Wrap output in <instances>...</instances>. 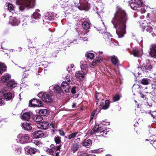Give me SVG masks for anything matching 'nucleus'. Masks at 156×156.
I'll return each instance as SVG.
<instances>
[{
    "label": "nucleus",
    "instance_id": "obj_1",
    "mask_svg": "<svg viewBox=\"0 0 156 156\" xmlns=\"http://www.w3.org/2000/svg\"><path fill=\"white\" fill-rule=\"evenodd\" d=\"M128 20L127 16L125 11L121 8L118 7L112 22L116 29V33L119 38L122 37L125 34L126 24Z\"/></svg>",
    "mask_w": 156,
    "mask_h": 156
},
{
    "label": "nucleus",
    "instance_id": "obj_2",
    "mask_svg": "<svg viewBox=\"0 0 156 156\" xmlns=\"http://www.w3.org/2000/svg\"><path fill=\"white\" fill-rule=\"evenodd\" d=\"M129 3L132 9L137 10L142 13L145 12V5L142 0H131L129 1Z\"/></svg>",
    "mask_w": 156,
    "mask_h": 156
},
{
    "label": "nucleus",
    "instance_id": "obj_3",
    "mask_svg": "<svg viewBox=\"0 0 156 156\" xmlns=\"http://www.w3.org/2000/svg\"><path fill=\"white\" fill-rule=\"evenodd\" d=\"M35 0H17L16 3L19 4V8L23 10L25 7H32L35 5Z\"/></svg>",
    "mask_w": 156,
    "mask_h": 156
},
{
    "label": "nucleus",
    "instance_id": "obj_4",
    "mask_svg": "<svg viewBox=\"0 0 156 156\" xmlns=\"http://www.w3.org/2000/svg\"><path fill=\"white\" fill-rule=\"evenodd\" d=\"M50 94L46 92H41L38 94L37 96L40 98H41L44 102L49 103L52 102L53 100L51 94Z\"/></svg>",
    "mask_w": 156,
    "mask_h": 156
},
{
    "label": "nucleus",
    "instance_id": "obj_5",
    "mask_svg": "<svg viewBox=\"0 0 156 156\" xmlns=\"http://www.w3.org/2000/svg\"><path fill=\"white\" fill-rule=\"evenodd\" d=\"M30 137L27 134H20L17 136L18 142L21 144H25L28 142Z\"/></svg>",
    "mask_w": 156,
    "mask_h": 156
},
{
    "label": "nucleus",
    "instance_id": "obj_6",
    "mask_svg": "<svg viewBox=\"0 0 156 156\" xmlns=\"http://www.w3.org/2000/svg\"><path fill=\"white\" fill-rule=\"evenodd\" d=\"M80 5L78 4L76 6L81 10L87 11L89 9V5L86 0H80Z\"/></svg>",
    "mask_w": 156,
    "mask_h": 156
},
{
    "label": "nucleus",
    "instance_id": "obj_7",
    "mask_svg": "<svg viewBox=\"0 0 156 156\" xmlns=\"http://www.w3.org/2000/svg\"><path fill=\"white\" fill-rule=\"evenodd\" d=\"M92 133H94L97 136H103L106 134L105 131L101 127H98L97 129H94L91 131Z\"/></svg>",
    "mask_w": 156,
    "mask_h": 156
},
{
    "label": "nucleus",
    "instance_id": "obj_8",
    "mask_svg": "<svg viewBox=\"0 0 156 156\" xmlns=\"http://www.w3.org/2000/svg\"><path fill=\"white\" fill-rule=\"evenodd\" d=\"M29 105L33 107H41L43 105V103L39 100L33 99L30 101Z\"/></svg>",
    "mask_w": 156,
    "mask_h": 156
},
{
    "label": "nucleus",
    "instance_id": "obj_9",
    "mask_svg": "<svg viewBox=\"0 0 156 156\" xmlns=\"http://www.w3.org/2000/svg\"><path fill=\"white\" fill-rule=\"evenodd\" d=\"M149 53L152 57L156 59V45H152L150 46Z\"/></svg>",
    "mask_w": 156,
    "mask_h": 156
},
{
    "label": "nucleus",
    "instance_id": "obj_10",
    "mask_svg": "<svg viewBox=\"0 0 156 156\" xmlns=\"http://www.w3.org/2000/svg\"><path fill=\"white\" fill-rule=\"evenodd\" d=\"M32 136L34 138L37 139L43 137L44 136V133L42 131L37 130L32 133Z\"/></svg>",
    "mask_w": 156,
    "mask_h": 156
},
{
    "label": "nucleus",
    "instance_id": "obj_11",
    "mask_svg": "<svg viewBox=\"0 0 156 156\" xmlns=\"http://www.w3.org/2000/svg\"><path fill=\"white\" fill-rule=\"evenodd\" d=\"M70 87L68 83L63 82L62 83L61 90L63 92L68 93L69 91Z\"/></svg>",
    "mask_w": 156,
    "mask_h": 156
},
{
    "label": "nucleus",
    "instance_id": "obj_12",
    "mask_svg": "<svg viewBox=\"0 0 156 156\" xmlns=\"http://www.w3.org/2000/svg\"><path fill=\"white\" fill-rule=\"evenodd\" d=\"M140 88L139 85H134L132 88L133 91L134 93H136V92H139L141 95V97L143 98H145V99L146 100L147 98H146V96H145L140 92Z\"/></svg>",
    "mask_w": 156,
    "mask_h": 156
},
{
    "label": "nucleus",
    "instance_id": "obj_13",
    "mask_svg": "<svg viewBox=\"0 0 156 156\" xmlns=\"http://www.w3.org/2000/svg\"><path fill=\"white\" fill-rule=\"evenodd\" d=\"M37 126L39 128L46 129L49 127V123L46 122H42L37 123Z\"/></svg>",
    "mask_w": 156,
    "mask_h": 156
},
{
    "label": "nucleus",
    "instance_id": "obj_14",
    "mask_svg": "<svg viewBox=\"0 0 156 156\" xmlns=\"http://www.w3.org/2000/svg\"><path fill=\"white\" fill-rule=\"evenodd\" d=\"M105 37V40L107 41V43L108 44H114L112 41V38H110L111 36L110 34L107 32H104L103 33H102Z\"/></svg>",
    "mask_w": 156,
    "mask_h": 156
},
{
    "label": "nucleus",
    "instance_id": "obj_15",
    "mask_svg": "<svg viewBox=\"0 0 156 156\" xmlns=\"http://www.w3.org/2000/svg\"><path fill=\"white\" fill-rule=\"evenodd\" d=\"M153 66L150 64H143L141 66V69L144 72H148L152 69Z\"/></svg>",
    "mask_w": 156,
    "mask_h": 156
},
{
    "label": "nucleus",
    "instance_id": "obj_16",
    "mask_svg": "<svg viewBox=\"0 0 156 156\" xmlns=\"http://www.w3.org/2000/svg\"><path fill=\"white\" fill-rule=\"evenodd\" d=\"M109 101L108 100H106L105 103H104V101L103 100V102L101 103L100 105L99 106V108L104 110L106 109L109 107Z\"/></svg>",
    "mask_w": 156,
    "mask_h": 156
},
{
    "label": "nucleus",
    "instance_id": "obj_17",
    "mask_svg": "<svg viewBox=\"0 0 156 156\" xmlns=\"http://www.w3.org/2000/svg\"><path fill=\"white\" fill-rule=\"evenodd\" d=\"M25 150L27 154L31 155L32 154H34L37 151V149L33 147H25Z\"/></svg>",
    "mask_w": 156,
    "mask_h": 156
},
{
    "label": "nucleus",
    "instance_id": "obj_18",
    "mask_svg": "<svg viewBox=\"0 0 156 156\" xmlns=\"http://www.w3.org/2000/svg\"><path fill=\"white\" fill-rule=\"evenodd\" d=\"M49 90L51 91L53 90L54 92L58 93H60L61 91V87H60L56 85L50 87Z\"/></svg>",
    "mask_w": 156,
    "mask_h": 156
},
{
    "label": "nucleus",
    "instance_id": "obj_19",
    "mask_svg": "<svg viewBox=\"0 0 156 156\" xmlns=\"http://www.w3.org/2000/svg\"><path fill=\"white\" fill-rule=\"evenodd\" d=\"M102 61V59L100 57L96 58L93 61L92 63L90 64V67L93 68L95 66L97 65L98 64L101 63Z\"/></svg>",
    "mask_w": 156,
    "mask_h": 156
},
{
    "label": "nucleus",
    "instance_id": "obj_20",
    "mask_svg": "<svg viewBox=\"0 0 156 156\" xmlns=\"http://www.w3.org/2000/svg\"><path fill=\"white\" fill-rule=\"evenodd\" d=\"M92 144V142L90 140L86 139L83 141L82 144V145L84 147H89Z\"/></svg>",
    "mask_w": 156,
    "mask_h": 156
},
{
    "label": "nucleus",
    "instance_id": "obj_21",
    "mask_svg": "<svg viewBox=\"0 0 156 156\" xmlns=\"http://www.w3.org/2000/svg\"><path fill=\"white\" fill-rule=\"evenodd\" d=\"M86 73V72L84 71H83L81 70L78 71L76 73L75 75V76L76 77V78L80 79L81 78H83L84 77Z\"/></svg>",
    "mask_w": 156,
    "mask_h": 156
},
{
    "label": "nucleus",
    "instance_id": "obj_22",
    "mask_svg": "<svg viewBox=\"0 0 156 156\" xmlns=\"http://www.w3.org/2000/svg\"><path fill=\"white\" fill-rule=\"evenodd\" d=\"M21 126L23 129L27 130H30L32 129L31 124L26 122L22 123Z\"/></svg>",
    "mask_w": 156,
    "mask_h": 156
},
{
    "label": "nucleus",
    "instance_id": "obj_23",
    "mask_svg": "<svg viewBox=\"0 0 156 156\" xmlns=\"http://www.w3.org/2000/svg\"><path fill=\"white\" fill-rule=\"evenodd\" d=\"M32 115V112L29 111L23 114L22 117V119L25 120H28L30 119L31 115Z\"/></svg>",
    "mask_w": 156,
    "mask_h": 156
},
{
    "label": "nucleus",
    "instance_id": "obj_24",
    "mask_svg": "<svg viewBox=\"0 0 156 156\" xmlns=\"http://www.w3.org/2000/svg\"><path fill=\"white\" fill-rule=\"evenodd\" d=\"M11 20V22H10V23L13 26L18 25L20 22V20L18 19H17L16 17H12Z\"/></svg>",
    "mask_w": 156,
    "mask_h": 156
},
{
    "label": "nucleus",
    "instance_id": "obj_25",
    "mask_svg": "<svg viewBox=\"0 0 156 156\" xmlns=\"http://www.w3.org/2000/svg\"><path fill=\"white\" fill-rule=\"evenodd\" d=\"M80 65L81 69L87 72V61H81Z\"/></svg>",
    "mask_w": 156,
    "mask_h": 156
},
{
    "label": "nucleus",
    "instance_id": "obj_26",
    "mask_svg": "<svg viewBox=\"0 0 156 156\" xmlns=\"http://www.w3.org/2000/svg\"><path fill=\"white\" fill-rule=\"evenodd\" d=\"M6 67L5 64L0 62V73L2 74L6 70Z\"/></svg>",
    "mask_w": 156,
    "mask_h": 156
},
{
    "label": "nucleus",
    "instance_id": "obj_27",
    "mask_svg": "<svg viewBox=\"0 0 156 156\" xmlns=\"http://www.w3.org/2000/svg\"><path fill=\"white\" fill-rule=\"evenodd\" d=\"M79 147V145L77 143H76L73 144L72 146L71 147V150L73 153H74L78 150Z\"/></svg>",
    "mask_w": 156,
    "mask_h": 156
},
{
    "label": "nucleus",
    "instance_id": "obj_28",
    "mask_svg": "<svg viewBox=\"0 0 156 156\" xmlns=\"http://www.w3.org/2000/svg\"><path fill=\"white\" fill-rule=\"evenodd\" d=\"M9 74H5L1 77V80L3 82H7L9 80Z\"/></svg>",
    "mask_w": 156,
    "mask_h": 156
},
{
    "label": "nucleus",
    "instance_id": "obj_29",
    "mask_svg": "<svg viewBox=\"0 0 156 156\" xmlns=\"http://www.w3.org/2000/svg\"><path fill=\"white\" fill-rule=\"evenodd\" d=\"M96 98L97 100L96 101V102H97L99 100H103V96L102 94L98 93H96Z\"/></svg>",
    "mask_w": 156,
    "mask_h": 156
},
{
    "label": "nucleus",
    "instance_id": "obj_30",
    "mask_svg": "<svg viewBox=\"0 0 156 156\" xmlns=\"http://www.w3.org/2000/svg\"><path fill=\"white\" fill-rule=\"evenodd\" d=\"M61 146L59 145L58 146H55L54 144L51 145L50 148H51L53 152L57 151H60Z\"/></svg>",
    "mask_w": 156,
    "mask_h": 156
},
{
    "label": "nucleus",
    "instance_id": "obj_31",
    "mask_svg": "<svg viewBox=\"0 0 156 156\" xmlns=\"http://www.w3.org/2000/svg\"><path fill=\"white\" fill-rule=\"evenodd\" d=\"M66 83H68V84H70L72 83L73 81V79L72 76H69L67 75L66 77Z\"/></svg>",
    "mask_w": 156,
    "mask_h": 156
},
{
    "label": "nucleus",
    "instance_id": "obj_32",
    "mask_svg": "<svg viewBox=\"0 0 156 156\" xmlns=\"http://www.w3.org/2000/svg\"><path fill=\"white\" fill-rule=\"evenodd\" d=\"M4 95L5 98L7 100H9L10 98V93L9 92L6 93L4 94L2 92L0 91V97Z\"/></svg>",
    "mask_w": 156,
    "mask_h": 156
},
{
    "label": "nucleus",
    "instance_id": "obj_33",
    "mask_svg": "<svg viewBox=\"0 0 156 156\" xmlns=\"http://www.w3.org/2000/svg\"><path fill=\"white\" fill-rule=\"evenodd\" d=\"M49 112L47 109H41L39 111V113L42 115H47Z\"/></svg>",
    "mask_w": 156,
    "mask_h": 156
},
{
    "label": "nucleus",
    "instance_id": "obj_34",
    "mask_svg": "<svg viewBox=\"0 0 156 156\" xmlns=\"http://www.w3.org/2000/svg\"><path fill=\"white\" fill-rule=\"evenodd\" d=\"M82 26L83 29L86 30L89 28L90 25L88 21H85L83 23Z\"/></svg>",
    "mask_w": 156,
    "mask_h": 156
},
{
    "label": "nucleus",
    "instance_id": "obj_35",
    "mask_svg": "<svg viewBox=\"0 0 156 156\" xmlns=\"http://www.w3.org/2000/svg\"><path fill=\"white\" fill-rule=\"evenodd\" d=\"M16 82L13 80H10V89L15 87L17 86Z\"/></svg>",
    "mask_w": 156,
    "mask_h": 156
},
{
    "label": "nucleus",
    "instance_id": "obj_36",
    "mask_svg": "<svg viewBox=\"0 0 156 156\" xmlns=\"http://www.w3.org/2000/svg\"><path fill=\"white\" fill-rule=\"evenodd\" d=\"M111 61L114 65L116 64L119 62L117 58L115 56H112L111 57Z\"/></svg>",
    "mask_w": 156,
    "mask_h": 156
},
{
    "label": "nucleus",
    "instance_id": "obj_37",
    "mask_svg": "<svg viewBox=\"0 0 156 156\" xmlns=\"http://www.w3.org/2000/svg\"><path fill=\"white\" fill-rule=\"evenodd\" d=\"M33 119L35 121L37 122H39L42 120L43 118L40 115H36L34 116Z\"/></svg>",
    "mask_w": 156,
    "mask_h": 156
},
{
    "label": "nucleus",
    "instance_id": "obj_38",
    "mask_svg": "<svg viewBox=\"0 0 156 156\" xmlns=\"http://www.w3.org/2000/svg\"><path fill=\"white\" fill-rule=\"evenodd\" d=\"M78 133L77 132L73 133L68 136V138L69 140H71V139H73L75 137Z\"/></svg>",
    "mask_w": 156,
    "mask_h": 156
},
{
    "label": "nucleus",
    "instance_id": "obj_39",
    "mask_svg": "<svg viewBox=\"0 0 156 156\" xmlns=\"http://www.w3.org/2000/svg\"><path fill=\"white\" fill-rule=\"evenodd\" d=\"M133 54L134 56L138 57L140 55V52L137 49H134L133 50Z\"/></svg>",
    "mask_w": 156,
    "mask_h": 156
},
{
    "label": "nucleus",
    "instance_id": "obj_40",
    "mask_svg": "<svg viewBox=\"0 0 156 156\" xmlns=\"http://www.w3.org/2000/svg\"><path fill=\"white\" fill-rule=\"evenodd\" d=\"M87 57L88 59H93L94 57V55L93 53H89L87 54Z\"/></svg>",
    "mask_w": 156,
    "mask_h": 156
},
{
    "label": "nucleus",
    "instance_id": "obj_41",
    "mask_svg": "<svg viewBox=\"0 0 156 156\" xmlns=\"http://www.w3.org/2000/svg\"><path fill=\"white\" fill-rule=\"evenodd\" d=\"M150 23L148 24L147 26H146L145 28L147 31L150 33L153 30L152 27L150 26Z\"/></svg>",
    "mask_w": 156,
    "mask_h": 156
},
{
    "label": "nucleus",
    "instance_id": "obj_42",
    "mask_svg": "<svg viewBox=\"0 0 156 156\" xmlns=\"http://www.w3.org/2000/svg\"><path fill=\"white\" fill-rule=\"evenodd\" d=\"M33 19H37L39 18L41 16V15L39 13L37 12H34L33 14Z\"/></svg>",
    "mask_w": 156,
    "mask_h": 156
},
{
    "label": "nucleus",
    "instance_id": "obj_43",
    "mask_svg": "<svg viewBox=\"0 0 156 156\" xmlns=\"http://www.w3.org/2000/svg\"><path fill=\"white\" fill-rule=\"evenodd\" d=\"M74 69V65L72 64L68 66L67 68V70L69 72Z\"/></svg>",
    "mask_w": 156,
    "mask_h": 156
},
{
    "label": "nucleus",
    "instance_id": "obj_44",
    "mask_svg": "<svg viewBox=\"0 0 156 156\" xmlns=\"http://www.w3.org/2000/svg\"><path fill=\"white\" fill-rule=\"evenodd\" d=\"M31 142L35 145L38 146L40 144V143L37 140L33 139L31 140Z\"/></svg>",
    "mask_w": 156,
    "mask_h": 156
},
{
    "label": "nucleus",
    "instance_id": "obj_45",
    "mask_svg": "<svg viewBox=\"0 0 156 156\" xmlns=\"http://www.w3.org/2000/svg\"><path fill=\"white\" fill-rule=\"evenodd\" d=\"M120 98V97L119 95L118 94L115 95L113 96V101L115 102L119 100V99Z\"/></svg>",
    "mask_w": 156,
    "mask_h": 156
},
{
    "label": "nucleus",
    "instance_id": "obj_46",
    "mask_svg": "<svg viewBox=\"0 0 156 156\" xmlns=\"http://www.w3.org/2000/svg\"><path fill=\"white\" fill-rule=\"evenodd\" d=\"M55 140L57 144H59L61 142V138L59 136H57L55 137Z\"/></svg>",
    "mask_w": 156,
    "mask_h": 156
},
{
    "label": "nucleus",
    "instance_id": "obj_47",
    "mask_svg": "<svg viewBox=\"0 0 156 156\" xmlns=\"http://www.w3.org/2000/svg\"><path fill=\"white\" fill-rule=\"evenodd\" d=\"M148 80L147 79H144L142 80L141 83L143 84L147 85L148 83Z\"/></svg>",
    "mask_w": 156,
    "mask_h": 156
},
{
    "label": "nucleus",
    "instance_id": "obj_48",
    "mask_svg": "<svg viewBox=\"0 0 156 156\" xmlns=\"http://www.w3.org/2000/svg\"><path fill=\"white\" fill-rule=\"evenodd\" d=\"M10 12H13L15 11V8L13 5L10 4Z\"/></svg>",
    "mask_w": 156,
    "mask_h": 156
},
{
    "label": "nucleus",
    "instance_id": "obj_49",
    "mask_svg": "<svg viewBox=\"0 0 156 156\" xmlns=\"http://www.w3.org/2000/svg\"><path fill=\"white\" fill-rule=\"evenodd\" d=\"M47 152L48 153L50 154H52L53 153L51 148H47L46 150Z\"/></svg>",
    "mask_w": 156,
    "mask_h": 156
},
{
    "label": "nucleus",
    "instance_id": "obj_50",
    "mask_svg": "<svg viewBox=\"0 0 156 156\" xmlns=\"http://www.w3.org/2000/svg\"><path fill=\"white\" fill-rule=\"evenodd\" d=\"M5 104V99L3 98H1L0 99V106Z\"/></svg>",
    "mask_w": 156,
    "mask_h": 156
},
{
    "label": "nucleus",
    "instance_id": "obj_51",
    "mask_svg": "<svg viewBox=\"0 0 156 156\" xmlns=\"http://www.w3.org/2000/svg\"><path fill=\"white\" fill-rule=\"evenodd\" d=\"M80 156H96V155L95 154H86L83 153L81 154Z\"/></svg>",
    "mask_w": 156,
    "mask_h": 156
},
{
    "label": "nucleus",
    "instance_id": "obj_52",
    "mask_svg": "<svg viewBox=\"0 0 156 156\" xmlns=\"http://www.w3.org/2000/svg\"><path fill=\"white\" fill-rule=\"evenodd\" d=\"M76 87L75 86L73 87L71 90V92L73 94H74L76 93Z\"/></svg>",
    "mask_w": 156,
    "mask_h": 156
},
{
    "label": "nucleus",
    "instance_id": "obj_53",
    "mask_svg": "<svg viewBox=\"0 0 156 156\" xmlns=\"http://www.w3.org/2000/svg\"><path fill=\"white\" fill-rule=\"evenodd\" d=\"M95 112H92L90 117V121L93 119L95 115Z\"/></svg>",
    "mask_w": 156,
    "mask_h": 156
},
{
    "label": "nucleus",
    "instance_id": "obj_54",
    "mask_svg": "<svg viewBox=\"0 0 156 156\" xmlns=\"http://www.w3.org/2000/svg\"><path fill=\"white\" fill-rule=\"evenodd\" d=\"M21 151V148L19 147H17L16 149V154H19L20 153V151Z\"/></svg>",
    "mask_w": 156,
    "mask_h": 156
},
{
    "label": "nucleus",
    "instance_id": "obj_55",
    "mask_svg": "<svg viewBox=\"0 0 156 156\" xmlns=\"http://www.w3.org/2000/svg\"><path fill=\"white\" fill-rule=\"evenodd\" d=\"M59 134L61 136H64L65 135V133L64 131L62 129H59Z\"/></svg>",
    "mask_w": 156,
    "mask_h": 156
},
{
    "label": "nucleus",
    "instance_id": "obj_56",
    "mask_svg": "<svg viewBox=\"0 0 156 156\" xmlns=\"http://www.w3.org/2000/svg\"><path fill=\"white\" fill-rule=\"evenodd\" d=\"M9 3H7L5 4V6H4V8L5 9H7L8 10H9Z\"/></svg>",
    "mask_w": 156,
    "mask_h": 156
},
{
    "label": "nucleus",
    "instance_id": "obj_57",
    "mask_svg": "<svg viewBox=\"0 0 156 156\" xmlns=\"http://www.w3.org/2000/svg\"><path fill=\"white\" fill-rule=\"evenodd\" d=\"M14 97V92H12L11 93L10 92V99L13 98Z\"/></svg>",
    "mask_w": 156,
    "mask_h": 156
},
{
    "label": "nucleus",
    "instance_id": "obj_58",
    "mask_svg": "<svg viewBox=\"0 0 156 156\" xmlns=\"http://www.w3.org/2000/svg\"><path fill=\"white\" fill-rule=\"evenodd\" d=\"M53 6L52 7V9H53L54 8H56L57 6V4L56 3H53Z\"/></svg>",
    "mask_w": 156,
    "mask_h": 156
},
{
    "label": "nucleus",
    "instance_id": "obj_59",
    "mask_svg": "<svg viewBox=\"0 0 156 156\" xmlns=\"http://www.w3.org/2000/svg\"><path fill=\"white\" fill-rule=\"evenodd\" d=\"M145 105L147 106V108H150L152 106V105L151 104V105H149V104L148 102H146V103H145Z\"/></svg>",
    "mask_w": 156,
    "mask_h": 156
},
{
    "label": "nucleus",
    "instance_id": "obj_60",
    "mask_svg": "<svg viewBox=\"0 0 156 156\" xmlns=\"http://www.w3.org/2000/svg\"><path fill=\"white\" fill-rule=\"evenodd\" d=\"M80 141V138H77L76 139L74 142L75 143L78 144L79 143V142Z\"/></svg>",
    "mask_w": 156,
    "mask_h": 156
},
{
    "label": "nucleus",
    "instance_id": "obj_61",
    "mask_svg": "<svg viewBox=\"0 0 156 156\" xmlns=\"http://www.w3.org/2000/svg\"><path fill=\"white\" fill-rule=\"evenodd\" d=\"M51 127L53 128H54L55 127V122H52L51 123Z\"/></svg>",
    "mask_w": 156,
    "mask_h": 156
},
{
    "label": "nucleus",
    "instance_id": "obj_62",
    "mask_svg": "<svg viewBox=\"0 0 156 156\" xmlns=\"http://www.w3.org/2000/svg\"><path fill=\"white\" fill-rule=\"evenodd\" d=\"M54 18L51 16H50L49 17H46V19L48 20H51L52 19Z\"/></svg>",
    "mask_w": 156,
    "mask_h": 156
},
{
    "label": "nucleus",
    "instance_id": "obj_63",
    "mask_svg": "<svg viewBox=\"0 0 156 156\" xmlns=\"http://www.w3.org/2000/svg\"><path fill=\"white\" fill-rule=\"evenodd\" d=\"M87 38L86 37H84L83 39V38L80 37V40L81 41H83L85 40H87Z\"/></svg>",
    "mask_w": 156,
    "mask_h": 156
},
{
    "label": "nucleus",
    "instance_id": "obj_64",
    "mask_svg": "<svg viewBox=\"0 0 156 156\" xmlns=\"http://www.w3.org/2000/svg\"><path fill=\"white\" fill-rule=\"evenodd\" d=\"M154 16L152 17V19L154 21H156V14Z\"/></svg>",
    "mask_w": 156,
    "mask_h": 156
}]
</instances>
